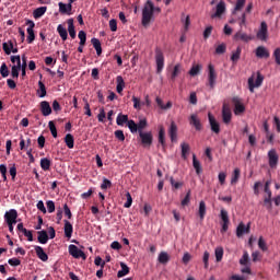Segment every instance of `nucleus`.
I'll use <instances>...</instances> for the list:
<instances>
[{"label": "nucleus", "mask_w": 280, "mask_h": 280, "mask_svg": "<svg viewBox=\"0 0 280 280\" xmlns=\"http://www.w3.org/2000/svg\"><path fill=\"white\" fill-rule=\"evenodd\" d=\"M180 149H182V159H184V161H186L188 159V153L190 151V147L187 142H182Z\"/></svg>", "instance_id": "nucleus-29"}, {"label": "nucleus", "mask_w": 280, "mask_h": 280, "mask_svg": "<svg viewBox=\"0 0 280 280\" xmlns=\"http://www.w3.org/2000/svg\"><path fill=\"white\" fill-rule=\"evenodd\" d=\"M121 270L117 271V278H124L125 276L129 275V267L125 262L120 264Z\"/></svg>", "instance_id": "nucleus-34"}, {"label": "nucleus", "mask_w": 280, "mask_h": 280, "mask_svg": "<svg viewBox=\"0 0 280 280\" xmlns=\"http://www.w3.org/2000/svg\"><path fill=\"white\" fill-rule=\"evenodd\" d=\"M2 49H3L4 54L10 56L11 55V50L13 49V42H11V40L4 42L2 44Z\"/></svg>", "instance_id": "nucleus-42"}, {"label": "nucleus", "mask_w": 280, "mask_h": 280, "mask_svg": "<svg viewBox=\"0 0 280 280\" xmlns=\"http://www.w3.org/2000/svg\"><path fill=\"white\" fill-rule=\"evenodd\" d=\"M63 142H66L68 149H74V137L71 133L66 135V138H63Z\"/></svg>", "instance_id": "nucleus-36"}, {"label": "nucleus", "mask_w": 280, "mask_h": 280, "mask_svg": "<svg viewBox=\"0 0 280 280\" xmlns=\"http://www.w3.org/2000/svg\"><path fill=\"white\" fill-rule=\"evenodd\" d=\"M258 247L262 252H267L268 250L267 243H266V241H264L262 236H260L259 240H258Z\"/></svg>", "instance_id": "nucleus-54"}, {"label": "nucleus", "mask_w": 280, "mask_h": 280, "mask_svg": "<svg viewBox=\"0 0 280 280\" xmlns=\"http://www.w3.org/2000/svg\"><path fill=\"white\" fill-rule=\"evenodd\" d=\"M255 55L260 59L262 58L268 59L270 56L268 49L265 46H258V48H256L255 50Z\"/></svg>", "instance_id": "nucleus-19"}, {"label": "nucleus", "mask_w": 280, "mask_h": 280, "mask_svg": "<svg viewBox=\"0 0 280 280\" xmlns=\"http://www.w3.org/2000/svg\"><path fill=\"white\" fill-rule=\"evenodd\" d=\"M39 166H42V170L44 172H47L50 170V166H51V161L47 158H43L40 161H39Z\"/></svg>", "instance_id": "nucleus-35"}, {"label": "nucleus", "mask_w": 280, "mask_h": 280, "mask_svg": "<svg viewBox=\"0 0 280 280\" xmlns=\"http://www.w3.org/2000/svg\"><path fill=\"white\" fill-rule=\"evenodd\" d=\"M249 233V225H245L243 222L236 226V237H242L244 234Z\"/></svg>", "instance_id": "nucleus-23"}, {"label": "nucleus", "mask_w": 280, "mask_h": 280, "mask_svg": "<svg viewBox=\"0 0 280 280\" xmlns=\"http://www.w3.org/2000/svg\"><path fill=\"white\" fill-rule=\"evenodd\" d=\"M158 142H160L162 147H165V129L162 126L160 127V131L158 132Z\"/></svg>", "instance_id": "nucleus-40"}, {"label": "nucleus", "mask_w": 280, "mask_h": 280, "mask_svg": "<svg viewBox=\"0 0 280 280\" xmlns=\"http://www.w3.org/2000/svg\"><path fill=\"white\" fill-rule=\"evenodd\" d=\"M115 137L118 141H121L124 142L125 141V133H124V130H116L115 131Z\"/></svg>", "instance_id": "nucleus-63"}, {"label": "nucleus", "mask_w": 280, "mask_h": 280, "mask_svg": "<svg viewBox=\"0 0 280 280\" xmlns=\"http://www.w3.org/2000/svg\"><path fill=\"white\" fill-rule=\"evenodd\" d=\"M252 36L250 35H247L246 33H243L242 31H238L235 33L234 35V40L235 42H245V43H248V42H252Z\"/></svg>", "instance_id": "nucleus-21"}, {"label": "nucleus", "mask_w": 280, "mask_h": 280, "mask_svg": "<svg viewBox=\"0 0 280 280\" xmlns=\"http://www.w3.org/2000/svg\"><path fill=\"white\" fill-rule=\"evenodd\" d=\"M201 70H202V66L200 65L192 66L191 69L189 70V75L191 77L198 75Z\"/></svg>", "instance_id": "nucleus-46"}, {"label": "nucleus", "mask_w": 280, "mask_h": 280, "mask_svg": "<svg viewBox=\"0 0 280 280\" xmlns=\"http://www.w3.org/2000/svg\"><path fill=\"white\" fill-rule=\"evenodd\" d=\"M78 38L80 40L79 45L85 46V44H86V33H85V31H79Z\"/></svg>", "instance_id": "nucleus-44"}, {"label": "nucleus", "mask_w": 280, "mask_h": 280, "mask_svg": "<svg viewBox=\"0 0 280 280\" xmlns=\"http://www.w3.org/2000/svg\"><path fill=\"white\" fill-rule=\"evenodd\" d=\"M262 82H264V77H262V74L260 72H258L256 74L255 84H254V77H250L248 79V89H249L250 93H254V89L255 88L261 86Z\"/></svg>", "instance_id": "nucleus-3"}, {"label": "nucleus", "mask_w": 280, "mask_h": 280, "mask_svg": "<svg viewBox=\"0 0 280 280\" xmlns=\"http://www.w3.org/2000/svg\"><path fill=\"white\" fill-rule=\"evenodd\" d=\"M273 58H275L276 65L280 67V48H276L273 50Z\"/></svg>", "instance_id": "nucleus-62"}, {"label": "nucleus", "mask_w": 280, "mask_h": 280, "mask_svg": "<svg viewBox=\"0 0 280 280\" xmlns=\"http://www.w3.org/2000/svg\"><path fill=\"white\" fill-rule=\"evenodd\" d=\"M125 196H126V198H127V201H126V203H125L124 207H125L126 209H129V208L131 207V203L133 202V199L131 198V195H130L129 191H126Z\"/></svg>", "instance_id": "nucleus-58"}, {"label": "nucleus", "mask_w": 280, "mask_h": 280, "mask_svg": "<svg viewBox=\"0 0 280 280\" xmlns=\"http://www.w3.org/2000/svg\"><path fill=\"white\" fill-rule=\"evenodd\" d=\"M0 75H2V78H8V75H10V69H8L5 62H3L2 66H0Z\"/></svg>", "instance_id": "nucleus-48"}, {"label": "nucleus", "mask_w": 280, "mask_h": 280, "mask_svg": "<svg viewBox=\"0 0 280 280\" xmlns=\"http://www.w3.org/2000/svg\"><path fill=\"white\" fill-rule=\"evenodd\" d=\"M180 73V66L176 65L174 71H172L171 80L174 81Z\"/></svg>", "instance_id": "nucleus-55"}, {"label": "nucleus", "mask_w": 280, "mask_h": 280, "mask_svg": "<svg viewBox=\"0 0 280 280\" xmlns=\"http://www.w3.org/2000/svg\"><path fill=\"white\" fill-rule=\"evenodd\" d=\"M20 71H21V66H12V72H11L12 78L18 79Z\"/></svg>", "instance_id": "nucleus-59"}, {"label": "nucleus", "mask_w": 280, "mask_h": 280, "mask_svg": "<svg viewBox=\"0 0 280 280\" xmlns=\"http://www.w3.org/2000/svg\"><path fill=\"white\" fill-rule=\"evenodd\" d=\"M208 117H209V124H210L211 131H213L215 135H219L220 133V124L218 122V120H215V118L213 117L212 114L209 113Z\"/></svg>", "instance_id": "nucleus-18"}, {"label": "nucleus", "mask_w": 280, "mask_h": 280, "mask_svg": "<svg viewBox=\"0 0 280 280\" xmlns=\"http://www.w3.org/2000/svg\"><path fill=\"white\" fill-rule=\"evenodd\" d=\"M27 27V44H33V42H35V31H33L35 28V22H33L32 20H27L26 22Z\"/></svg>", "instance_id": "nucleus-9"}, {"label": "nucleus", "mask_w": 280, "mask_h": 280, "mask_svg": "<svg viewBox=\"0 0 280 280\" xmlns=\"http://www.w3.org/2000/svg\"><path fill=\"white\" fill-rule=\"evenodd\" d=\"M241 56H242V47L238 46V47H236V50H234L231 54V61H233V63H237V61L240 60Z\"/></svg>", "instance_id": "nucleus-33"}, {"label": "nucleus", "mask_w": 280, "mask_h": 280, "mask_svg": "<svg viewBox=\"0 0 280 280\" xmlns=\"http://www.w3.org/2000/svg\"><path fill=\"white\" fill-rule=\"evenodd\" d=\"M116 82H117L116 91H117L118 94H120L124 91V88H125L124 78L122 77H117Z\"/></svg>", "instance_id": "nucleus-43"}, {"label": "nucleus", "mask_w": 280, "mask_h": 280, "mask_svg": "<svg viewBox=\"0 0 280 280\" xmlns=\"http://www.w3.org/2000/svg\"><path fill=\"white\" fill-rule=\"evenodd\" d=\"M189 125L192 126L196 131L202 130V122H200V119L198 118V115H196V114L190 115Z\"/></svg>", "instance_id": "nucleus-16"}, {"label": "nucleus", "mask_w": 280, "mask_h": 280, "mask_svg": "<svg viewBox=\"0 0 280 280\" xmlns=\"http://www.w3.org/2000/svg\"><path fill=\"white\" fill-rule=\"evenodd\" d=\"M39 112H42L44 117L50 116L52 113L50 103L47 101H42V103H39Z\"/></svg>", "instance_id": "nucleus-14"}, {"label": "nucleus", "mask_w": 280, "mask_h": 280, "mask_svg": "<svg viewBox=\"0 0 280 280\" xmlns=\"http://www.w3.org/2000/svg\"><path fill=\"white\" fill-rule=\"evenodd\" d=\"M161 8L155 7L152 0H147L142 8L141 25L148 28L150 23L154 22V14H160Z\"/></svg>", "instance_id": "nucleus-1"}, {"label": "nucleus", "mask_w": 280, "mask_h": 280, "mask_svg": "<svg viewBox=\"0 0 280 280\" xmlns=\"http://www.w3.org/2000/svg\"><path fill=\"white\" fill-rule=\"evenodd\" d=\"M215 54H218V55L226 54V45L221 44V45L217 46Z\"/></svg>", "instance_id": "nucleus-60"}, {"label": "nucleus", "mask_w": 280, "mask_h": 280, "mask_svg": "<svg viewBox=\"0 0 280 280\" xmlns=\"http://www.w3.org/2000/svg\"><path fill=\"white\" fill-rule=\"evenodd\" d=\"M268 35V26L266 22L260 23V30L256 34V38L259 40L266 42Z\"/></svg>", "instance_id": "nucleus-15"}, {"label": "nucleus", "mask_w": 280, "mask_h": 280, "mask_svg": "<svg viewBox=\"0 0 280 280\" xmlns=\"http://www.w3.org/2000/svg\"><path fill=\"white\" fill-rule=\"evenodd\" d=\"M264 206L266 207V209L272 210V196L265 197Z\"/></svg>", "instance_id": "nucleus-50"}, {"label": "nucleus", "mask_w": 280, "mask_h": 280, "mask_svg": "<svg viewBox=\"0 0 280 280\" xmlns=\"http://www.w3.org/2000/svg\"><path fill=\"white\" fill-rule=\"evenodd\" d=\"M158 261L162 265H166L170 261V255L166 252H161L160 255H158Z\"/></svg>", "instance_id": "nucleus-38"}, {"label": "nucleus", "mask_w": 280, "mask_h": 280, "mask_svg": "<svg viewBox=\"0 0 280 280\" xmlns=\"http://www.w3.org/2000/svg\"><path fill=\"white\" fill-rule=\"evenodd\" d=\"M205 215H207V203L205 201H200L199 203V218L203 221Z\"/></svg>", "instance_id": "nucleus-41"}, {"label": "nucleus", "mask_w": 280, "mask_h": 280, "mask_svg": "<svg viewBox=\"0 0 280 280\" xmlns=\"http://www.w3.org/2000/svg\"><path fill=\"white\" fill-rule=\"evenodd\" d=\"M46 206H47L48 213H54L56 211L55 201L48 200L46 202Z\"/></svg>", "instance_id": "nucleus-57"}, {"label": "nucleus", "mask_w": 280, "mask_h": 280, "mask_svg": "<svg viewBox=\"0 0 280 280\" xmlns=\"http://www.w3.org/2000/svg\"><path fill=\"white\" fill-rule=\"evenodd\" d=\"M226 12V3L220 1L215 7V12L211 14V19H220Z\"/></svg>", "instance_id": "nucleus-12"}, {"label": "nucleus", "mask_w": 280, "mask_h": 280, "mask_svg": "<svg viewBox=\"0 0 280 280\" xmlns=\"http://www.w3.org/2000/svg\"><path fill=\"white\" fill-rule=\"evenodd\" d=\"M105 265H106V261L102 260L101 256H96V258H95V266L96 267H101L102 269H104Z\"/></svg>", "instance_id": "nucleus-61"}, {"label": "nucleus", "mask_w": 280, "mask_h": 280, "mask_svg": "<svg viewBox=\"0 0 280 280\" xmlns=\"http://www.w3.org/2000/svg\"><path fill=\"white\" fill-rule=\"evenodd\" d=\"M37 235L39 244H47L49 242V234H47L46 230L38 231Z\"/></svg>", "instance_id": "nucleus-25"}, {"label": "nucleus", "mask_w": 280, "mask_h": 280, "mask_svg": "<svg viewBox=\"0 0 280 280\" xmlns=\"http://www.w3.org/2000/svg\"><path fill=\"white\" fill-rule=\"evenodd\" d=\"M34 250L36 252V256L39 260H42L43 262H46L47 260H49V256L47 255V253H45V249H43L42 246H34Z\"/></svg>", "instance_id": "nucleus-17"}, {"label": "nucleus", "mask_w": 280, "mask_h": 280, "mask_svg": "<svg viewBox=\"0 0 280 280\" xmlns=\"http://www.w3.org/2000/svg\"><path fill=\"white\" fill-rule=\"evenodd\" d=\"M153 144V133L151 131L141 132V145L149 149Z\"/></svg>", "instance_id": "nucleus-5"}, {"label": "nucleus", "mask_w": 280, "mask_h": 280, "mask_svg": "<svg viewBox=\"0 0 280 280\" xmlns=\"http://www.w3.org/2000/svg\"><path fill=\"white\" fill-rule=\"evenodd\" d=\"M18 211L15 209H11L9 211H7V213H4V222H7V224H16L18 221Z\"/></svg>", "instance_id": "nucleus-11"}, {"label": "nucleus", "mask_w": 280, "mask_h": 280, "mask_svg": "<svg viewBox=\"0 0 280 280\" xmlns=\"http://www.w3.org/2000/svg\"><path fill=\"white\" fill-rule=\"evenodd\" d=\"M208 69H209V73H208L209 86L210 89H214L215 80H218V73L215 72V69L212 65H209Z\"/></svg>", "instance_id": "nucleus-13"}, {"label": "nucleus", "mask_w": 280, "mask_h": 280, "mask_svg": "<svg viewBox=\"0 0 280 280\" xmlns=\"http://www.w3.org/2000/svg\"><path fill=\"white\" fill-rule=\"evenodd\" d=\"M177 131H178V128L176 127V124L174 121H172L171 126H170V130H168L172 142H174L176 140Z\"/></svg>", "instance_id": "nucleus-30"}, {"label": "nucleus", "mask_w": 280, "mask_h": 280, "mask_svg": "<svg viewBox=\"0 0 280 280\" xmlns=\"http://www.w3.org/2000/svg\"><path fill=\"white\" fill-rule=\"evenodd\" d=\"M46 11H47V7L36 8V10L33 11V18L37 20V19L44 16Z\"/></svg>", "instance_id": "nucleus-32"}, {"label": "nucleus", "mask_w": 280, "mask_h": 280, "mask_svg": "<svg viewBox=\"0 0 280 280\" xmlns=\"http://www.w3.org/2000/svg\"><path fill=\"white\" fill-rule=\"evenodd\" d=\"M194 167L197 175H199L202 172V168L200 167V162L196 159L195 154H194Z\"/></svg>", "instance_id": "nucleus-56"}, {"label": "nucleus", "mask_w": 280, "mask_h": 280, "mask_svg": "<svg viewBox=\"0 0 280 280\" xmlns=\"http://www.w3.org/2000/svg\"><path fill=\"white\" fill-rule=\"evenodd\" d=\"M112 187V182L106 178V177H103V183L101 184V189L102 190H107Z\"/></svg>", "instance_id": "nucleus-51"}, {"label": "nucleus", "mask_w": 280, "mask_h": 280, "mask_svg": "<svg viewBox=\"0 0 280 280\" xmlns=\"http://www.w3.org/2000/svg\"><path fill=\"white\" fill-rule=\"evenodd\" d=\"M221 115H222V118H223V122L225 125H229L230 121H232V109L230 108L229 103L223 104Z\"/></svg>", "instance_id": "nucleus-4"}, {"label": "nucleus", "mask_w": 280, "mask_h": 280, "mask_svg": "<svg viewBox=\"0 0 280 280\" xmlns=\"http://www.w3.org/2000/svg\"><path fill=\"white\" fill-rule=\"evenodd\" d=\"M232 101L234 104V115L238 116L246 112V107L243 105L242 100H240L237 96H234Z\"/></svg>", "instance_id": "nucleus-10"}, {"label": "nucleus", "mask_w": 280, "mask_h": 280, "mask_svg": "<svg viewBox=\"0 0 280 280\" xmlns=\"http://www.w3.org/2000/svg\"><path fill=\"white\" fill-rule=\"evenodd\" d=\"M220 218H221V221L223 222L222 228H221V233H226L229 230V224H230L228 210L221 209Z\"/></svg>", "instance_id": "nucleus-7"}, {"label": "nucleus", "mask_w": 280, "mask_h": 280, "mask_svg": "<svg viewBox=\"0 0 280 280\" xmlns=\"http://www.w3.org/2000/svg\"><path fill=\"white\" fill-rule=\"evenodd\" d=\"M269 167L275 170L278 166L279 156L275 149H270L268 152Z\"/></svg>", "instance_id": "nucleus-8"}, {"label": "nucleus", "mask_w": 280, "mask_h": 280, "mask_svg": "<svg viewBox=\"0 0 280 280\" xmlns=\"http://www.w3.org/2000/svg\"><path fill=\"white\" fill-rule=\"evenodd\" d=\"M214 255H215V260H217V262L222 261V259H223V255H224V250H223V248H222V247H218V248H215V250H214Z\"/></svg>", "instance_id": "nucleus-45"}, {"label": "nucleus", "mask_w": 280, "mask_h": 280, "mask_svg": "<svg viewBox=\"0 0 280 280\" xmlns=\"http://www.w3.org/2000/svg\"><path fill=\"white\" fill-rule=\"evenodd\" d=\"M155 63H156V73L160 74L164 69V55L161 50L155 51Z\"/></svg>", "instance_id": "nucleus-6"}, {"label": "nucleus", "mask_w": 280, "mask_h": 280, "mask_svg": "<svg viewBox=\"0 0 280 280\" xmlns=\"http://www.w3.org/2000/svg\"><path fill=\"white\" fill-rule=\"evenodd\" d=\"M57 32L59 34V37L62 39V42H66L69 38V33L62 24H59L57 26Z\"/></svg>", "instance_id": "nucleus-27"}, {"label": "nucleus", "mask_w": 280, "mask_h": 280, "mask_svg": "<svg viewBox=\"0 0 280 280\" xmlns=\"http://www.w3.org/2000/svg\"><path fill=\"white\" fill-rule=\"evenodd\" d=\"M248 262H249V254H248L247 250H245L244 254H243V257H241V259H240V265L241 266H247Z\"/></svg>", "instance_id": "nucleus-49"}, {"label": "nucleus", "mask_w": 280, "mask_h": 280, "mask_svg": "<svg viewBox=\"0 0 280 280\" xmlns=\"http://www.w3.org/2000/svg\"><path fill=\"white\" fill-rule=\"evenodd\" d=\"M68 253H69V255H71L75 259H80V258L83 259V260L86 259L85 253L82 252L81 249H79L77 247V245H69L68 246Z\"/></svg>", "instance_id": "nucleus-2"}, {"label": "nucleus", "mask_w": 280, "mask_h": 280, "mask_svg": "<svg viewBox=\"0 0 280 280\" xmlns=\"http://www.w3.org/2000/svg\"><path fill=\"white\" fill-rule=\"evenodd\" d=\"M47 95V90L45 83L43 81H38L37 96L39 98H45Z\"/></svg>", "instance_id": "nucleus-28"}, {"label": "nucleus", "mask_w": 280, "mask_h": 280, "mask_svg": "<svg viewBox=\"0 0 280 280\" xmlns=\"http://www.w3.org/2000/svg\"><path fill=\"white\" fill-rule=\"evenodd\" d=\"M241 171L240 168H235L233 172V176L231 177V185H235L238 183Z\"/></svg>", "instance_id": "nucleus-47"}, {"label": "nucleus", "mask_w": 280, "mask_h": 280, "mask_svg": "<svg viewBox=\"0 0 280 280\" xmlns=\"http://www.w3.org/2000/svg\"><path fill=\"white\" fill-rule=\"evenodd\" d=\"M91 43L93 45V48H95V50H96L97 57H100L102 55V44H101L100 39L98 38H92Z\"/></svg>", "instance_id": "nucleus-31"}, {"label": "nucleus", "mask_w": 280, "mask_h": 280, "mask_svg": "<svg viewBox=\"0 0 280 280\" xmlns=\"http://www.w3.org/2000/svg\"><path fill=\"white\" fill-rule=\"evenodd\" d=\"M128 129H130L131 133H140L141 136V122L136 124L135 120L130 119L127 124Z\"/></svg>", "instance_id": "nucleus-20"}, {"label": "nucleus", "mask_w": 280, "mask_h": 280, "mask_svg": "<svg viewBox=\"0 0 280 280\" xmlns=\"http://www.w3.org/2000/svg\"><path fill=\"white\" fill-rule=\"evenodd\" d=\"M245 4H246V0H236L233 14H235L236 11H241Z\"/></svg>", "instance_id": "nucleus-53"}, {"label": "nucleus", "mask_w": 280, "mask_h": 280, "mask_svg": "<svg viewBox=\"0 0 280 280\" xmlns=\"http://www.w3.org/2000/svg\"><path fill=\"white\" fill-rule=\"evenodd\" d=\"M73 230L71 222L63 220V233L67 238H71Z\"/></svg>", "instance_id": "nucleus-24"}, {"label": "nucleus", "mask_w": 280, "mask_h": 280, "mask_svg": "<svg viewBox=\"0 0 280 280\" xmlns=\"http://www.w3.org/2000/svg\"><path fill=\"white\" fill-rule=\"evenodd\" d=\"M128 122H129L128 115H121V114L117 115V118H116L117 126H124L125 124H128Z\"/></svg>", "instance_id": "nucleus-39"}, {"label": "nucleus", "mask_w": 280, "mask_h": 280, "mask_svg": "<svg viewBox=\"0 0 280 280\" xmlns=\"http://www.w3.org/2000/svg\"><path fill=\"white\" fill-rule=\"evenodd\" d=\"M67 24H68L69 37H71L72 39H75L77 38V31H75V26H74V20L73 19L67 20Z\"/></svg>", "instance_id": "nucleus-22"}, {"label": "nucleus", "mask_w": 280, "mask_h": 280, "mask_svg": "<svg viewBox=\"0 0 280 280\" xmlns=\"http://www.w3.org/2000/svg\"><path fill=\"white\" fill-rule=\"evenodd\" d=\"M155 102H156V105L160 106L162 110H168L171 109V107H173V103L167 102L166 105H164L163 100H161L160 97H156Z\"/></svg>", "instance_id": "nucleus-37"}, {"label": "nucleus", "mask_w": 280, "mask_h": 280, "mask_svg": "<svg viewBox=\"0 0 280 280\" xmlns=\"http://www.w3.org/2000/svg\"><path fill=\"white\" fill-rule=\"evenodd\" d=\"M48 128H49V131L51 132V136L54 138H57V128H56V125H55V122L52 120H50L48 122Z\"/></svg>", "instance_id": "nucleus-52"}, {"label": "nucleus", "mask_w": 280, "mask_h": 280, "mask_svg": "<svg viewBox=\"0 0 280 280\" xmlns=\"http://www.w3.org/2000/svg\"><path fill=\"white\" fill-rule=\"evenodd\" d=\"M58 7H59V13L71 15L72 4H65L62 2H59Z\"/></svg>", "instance_id": "nucleus-26"}, {"label": "nucleus", "mask_w": 280, "mask_h": 280, "mask_svg": "<svg viewBox=\"0 0 280 280\" xmlns=\"http://www.w3.org/2000/svg\"><path fill=\"white\" fill-rule=\"evenodd\" d=\"M108 26L110 27L112 32H116L117 31V21L110 20V22H108Z\"/></svg>", "instance_id": "nucleus-64"}]
</instances>
